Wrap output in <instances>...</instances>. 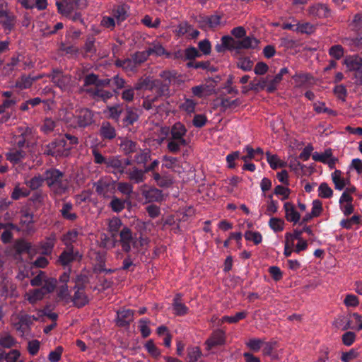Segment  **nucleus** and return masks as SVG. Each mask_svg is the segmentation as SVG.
<instances>
[{
	"mask_svg": "<svg viewBox=\"0 0 362 362\" xmlns=\"http://www.w3.org/2000/svg\"><path fill=\"white\" fill-rule=\"evenodd\" d=\"M45 183L49 189L50 195L59 198L66 194L69 190V183L63 172L55 168L45 171Z\"/></svg>",
	"mask_w": 362,
	"mask_h": 362,
	"instance_id": "obj_1",
	"label": "nucleus"
},
{
	"mask_svg": "<svg viewBox=\"0 0 362 362\" xmlns=\"http://www.w3.org/2000/svg\"><path fill=\"white\" fill-rule=\"evenodd\" d=\"M187 132L186 127L180 122H175L170 128L169 136L167 139V149L172 153H177L181 148L188 145L185 138Z\"/></svg>",
	"mask_w": 362,
	"mask_h": 362,
	"instance_id": "obj_2",
	"label": "nucleus"
},
{
	"mask_svg": "<svg viewBox=\"0 0 362 362\" xmlns=\"http://www.w3.org/2000/svg\"><path fill=\"white\" fill-rule=\"evenodd\" d=\"M93 112L88 108H79L76 110L75 114L66 115L65 122L73 128H86L93 122Z\"/></svg>",
	"mask_w": 362,
	"mask_h": 362,
	"instance_id": "obj_3",
	"label": "nucleus"
},
{
	"mask_svg": "<svg viewBox=\"0 0 362 362\" xmlns=\"http://www.w3.org/2000/svg\"><path fill=\"white\" fill-rule=\"evenodd\" d=\"M119 243L122 250L125 253H129L131 250L132 246L134 248H138L139 243L140 245H142L141 241L143 240L141 236L137 238V235L133 234L132 230L127 227L124 226L119 233Z\"/></svg>",
	"mask_w": 362,
	"mask_h": 362,
	"instance_id": "obj_4",
	"label": "nucleus"
},
{
	"mask_svg": "<svg viewBox=\"0 0 362 362\" xmlns=\"http://www.w3.org/2000/svg\"><path fill=\"white\" fill-rule=\"evenodd\" d=\"M69 151L70 145H68L65 138L59 137L45 146L44 154L57 158L68 156Z\"/></svg>",
	"mask_w": 362,
	"mask_h": 362,
	"instance_id": "obj_5",
	"label": "nucleus"
},
{
	"mask_svg": "<svg viewBox=\"0 0 362 362\" xmlns=\"http://www.w3.org/2000/svg\"><path fill=\"white\" fill-rule=\"evenodd\" d=\"M88 5V0H67L66 4L57 1L58 11L65 16L71 15L74 10H83Z\"/></svg>",
	"mask_w": 362,
	"mask_h": 362,
	"instance_id": "obj_6",
	"label": "nucleus"
},
{
	"mask_svg": "<svg viewBox=\"0 0 362 362\" xmlns=\"http://www.w3.org/2000/svg\"><path fill=\"white\" fill-rule=\"evenodd\" d=\"M16 16L5 8L4 4H0V25L7 33H10L16 26Z\"/></svg>",
	"mask_w": 362,
	"mask_h": 362,
	"instance_id": "obj_7",
	"label": "nucleus"
},
{
	"mask_svg": "<svg viewBox=\"0 0 362 362\" xmlns=\"http://www.w3.org/2000/svg\"><path fill=\"white\" fill-rule=\"evenodd\" d=\"M309 16L318 19L328 18L332 16V10L328 5L322 3H316L308 8Z\"/></svg>",
	"mask_w": 362,
	"mask_h": 362,
	"instance_id": "obj_8",
	"label": "nucleus"
},
{
	"mask_svg": "<svg viewBox=\"0 0 362 362\" xmlns=\"http://www.w3.org/2000/svg\"><path fill=\"white\" fill-rule=\"evenodd\" d=\"M48 77L50 81L60 89H65L69 85L71 77L68 74H64L59 69H53Z\"/></svg>",
	"mask_w": 362,
	"mask_h": 362,
	"instance_id": "obj_9",
	"label": "nucleus"
},
{
	"mask_svg": "<svg viewBox=\"0 0 362 362\" xmlns=\"http://www.w3.org/2000/svg\"><path fill=\"white\" fill-rule=\"evenodd\" d=\"M21 134L13 137L15 145L18 148L23 149L29 148L33 138L32 129L25 127L24 129H21Z\"/></svg>",
	"mask_w": 362,
	"mask_h": 362,
	"instance_id": "obj_10",
	"label": "nucleus"
},
{
	"mask_svg": "<svg viewBox=\"0 0 362 362\" xmlns=\"http://www.w3.org/2000/svg\"><path fill=\"white\" fill-rule=\"evenodd\" d=\"M123 163L119 156H109L105 165V171L114 174L117 177H120L123 175Z\"/></svg>",
	"mask_w": 362,
	"mask_h": 362,
	"instance_id": "obj_11",
	"label": "nucleus"
},
{
	"mask_svg": "<svg viewBox=\"0 0 362 362\" xmlns=\"http://www.w3.org/2000/svg\"><path fill=\"white\" fill-rule=\"evenodd\" d=\"M94 187L97 194L104 198H110L115 193V186L114 182L100 180L94 184Z\"/></svg>",
	"mask_w": 362,
	"mask_h": 362,
	"instance_id": "obj_12",
	"label": "nucleus"
},
{
	"mask_svg": "<svg viewBox=\"0 0 362 362\" xmlns=\"http://www.w3.org/2000/svg\"><path fill=\"white\" fill-rule=\"evenodd\" d=\"M78 258H81L78 250L74 248L66 247L59 256L58 262L60 264L65 267L76 261Z\"/></svg>",
	"mask_w": 362,
	"mask_h": 362,
	"instance_id": "obj_13",
	"label": "nucleus"
},
{
	"mask_svg": "<svg viewBox=\"0 0 362 362\" xmlns=\"http://www.w3.org/2000/svg\"><path fill=\"white\" fill-rule=\"evenodd\" d=\"M134 310L122 308L117 312V325L124 327L129 326L134 319Z\"/></svg>",
	"mask_w": 362,
	"mask_h": 362,
	"instance_id": "obj_14",
	"label": "nucleus"
},
{
	"mask_svg": "<svg viewBox=\"0 0 362 362\" xmlns=\"http://www.w3.org/2000/svg\"><path fill=\"white\" fill-rule=\"evenodd\" d=\"M172 308L176 316H185L189 313V308L182 302V295L177 293L173 299Z\"/></svg>",
	"mask_w": 362,
	"mask_h": 362,
	"instance_id": "obj_15",
	"label": "nucleus"
},
{
	"mask_svg": "<svg viewBox=\"0 0 362 362\" xmlns=\"http://www.w3.org/2000/svg\"><path fill=\"white\" fill-rule=\"evenodd\" d=\"M202 57L201 52L194 47L190 46L184 51H178L175 53V57L183 61L194 62L196 58Z\"/></svg>",
	"mask_w": 362,
	"mask_h": 362,
	"instance_id": "obj_16",
	"label": "nucleus"
},
{
	"mask_svg": "<svg viewBox=\"0 0 362 362\" xmlns=\"http://www.w3.org/2000/svg\"><path fill=\"white\" fill-rule=\"evenodd\" d=\"M225 333L221 329H217L211 334V337L206 341V349H211L216 346L225 344Z\"/></svg>",
	"mask_w": 362,
	"mask_h": 362,
	"instance_id": "obj_17",
	"label": "nucleus"
},
{
	"mask_svg": "<svg viewBox=\"0 0 362 362\" xmlns=\"http://www.w3.org/2000/svg\"><path fill=\"white\" fill-rule=\"evenodd\" d=\"M284 209L285 211V218L287 221L293 223L294 225L299 222L300 215L293 203L286 202L284 204Z\"/></svg>",
	"mask_w": 362,
	"mask_h": 362,
	"instance_id": "obj_18",
	"label": "nucleus"
},
{
	"mask_svg": "<svg viewBox=\"0 0 362 362\" xmlns=\"http://www.w3.org/2000/svg\"><path fill=\"white\" fill-rule=\"evenodd\" d=\"M344 64L349 71H356L362 67V57L358 54L349 55L344 59Z\"/></svg>",
	"mask_w": 362,
	"mask_h": 362,
	"instance_id": "obj_19",
	"label": "nucleus"
},
{
	"mask_svg": "<svg viewBox=\"0 0 362 362\" xmlns=\"http://www.w3.org/2000/svg\"><path fill=\"white\" fill-rule=\"evenodd\" d=\"M127 175L129 181L134 184H139L145 181L146 174L142 169H139L135 166L127 169V172L124 173Z\"/></svg>",
	"mask_w": 362,
	"mask_h": 362,
	"instance_id": "obj_20",
	"label": "nucleus"
},
{
	"mask_svg": "<svg viewBox=\"0 0 362 362\" xmlns=\"http://www.w3.org/2000/svg\"><path fill=\"white\" fill-rule=\"evenodd\" d=\"M99 134L103 140H112L117 135L115 128L109 122H102Z\"/></svg>",
	"mask_w": 362,
	"mask_h": 362,
	"instance_id": "obj_21",
	"label": "nucleus"
},
{
	"mask_svg": "<svg viewBox=\"0 0 362 362\" xmlns=\"http://www.w3.org/2000/svg\"><path fill=\"white\" fill-rule=\"evenodd\" d=\"M142 195L148 202H160L163 199V192L156 187L143 191Z\"/></svg>",
	"mask_w": 362,
	"mask_h": 362,
	"instance_id": "obj_22",
	"label": "nucleus"
},
{
	"mask_svg": "<svg viewBox=\"0 0 362 362\" xmlns=\"http://www.w3.org/2000/svg\"><path fill=\"white\" fill-rule=\"evenodd\" d=\"M56 240V234L52 233L47 238H46L45 241L41 242L40 245L41 254L43 255H51L55 245Z\"/></svg>",
	"mask_w": 362,
	"mask_h": 362,
	"instance_id": "obj_23",
	"label": "nucleus"
},
{
	"mask_svg": "<svg viewBox=\"0 0 362 362\" xmlns=\"http://www.w3.org/2000/svg\"><path fill=\"white\" fill-rule=\"evenodd\" d=\"M259 40L253 36H245L242 40L236 41L235 50L242 49H255L259 44Z\"/></svg>",
	"mask_w": 362,
	"mask_h": 362,
	"instance_id": "obj_24",
	"label": "nucleus"
},
{
	"mask_svg": "<svg viewBox=\"0 0 362 362\" xmlns=\"http://www.w3.org/2000/svg\"><path fill=\"white\" fill-rule=\"evenodd\" d=\"M23 362L21 359V352L17 349H12L8 352L0 349V362Z\"/></svg>",
	"mask_w": 362,
	"mask_h": 362,
	"instance_id": "obj_25",
	"label": "nucleus"
},
{
	"mask_svg": "<svg viewBox=\"0 0 362 362\" xmlns=\"http://www.w3.org/2000/svg\"><path fill=\"white\" fill-rule=\"evenodd\" d=\"M6 159L13 164L18 163L26 156V152L21 148H13L6 154Z\"/></svg>",
	"mask_w": 362,
	"mask_h": 362,
	"instance_id": "obj_26",
	"label": "nucleus"
},
{
	"mask_svg": "<svg viewBox=\"0 0 362 362\" xmlns=\"http://www.w3.org/2000/svg\"><path fill=\"white\" fill-rule=\"evenodd\" d=\"M128 6L126 4L117 5L112 9V16L116 19L118 23L126 20L128 16Z\"/></svg>",
	"mask_w": 362,
	"mask_h": 362,
	"instance_id": "obj_27",
	"label": "nucleus"
},
{
	"mask_svg": "<svg viewBox=\"0 0 362 362\" xmlns=\"http://www.w3.org/2000/svg\"><path fill=\"white\" fill-rule=\"evenodd\" d=\"M78 236L77 230H68L62 237V241L66 247L74 248L73 244L76 242Z\"/></svg>",
	"mask_w": 362,
	"mask_h": 362,
	"instance_id": "obj_28",
	"label": "nucleus"
},
{
	"mask_svg": "<svg viewBox=\"0 0 362 362\" xmlns=\"http://www.w3.org/2000/svg\"><path fill=\"white\" fill-rule=\"evenodd\" d=\"M343 173L340 170H335L332 174V180L337 190L341 191L346 187L345 178L342 177Z\"/></svg>",
	"mask_w": 362,
	"mask_h": 362,
	"instance_id": "obj_29",
	"label": "nucleus"
},
{
	"mask_svg": "<svg viewBox=\"0 0 362 362\" xmlns=\"http://www.w3.org/2000/svg\"><path fill=\"white\" fill-rule=\"evenodd\" d=\"M72 301L74 305L77 308H82L88 303V298L86 294L84 293V290L76 289Z\"/></svg>",
	"mask_w": 362,
	"mask_h": 362,
	"instance_id": "obj_30",
	"label": "nucleus"
},
{
	"mask_svg": "<svg viewBox=\"0 0 362 362\" xmlns=\"http://www.w3.org/2000/svg\"><path fill=\"white\" fill-rule=\"evenodd\" d=\"M115 65L117 67L122 68L126 71L134 72L137 70L135 62L131 58L124 59H117L115 60Z\"/></svg>",
	"mask_w": 362,
	"mask_h": 362,
	"instance_id": "obj_31",
	"label": "nucleus"
},
{
	"mask_svg": "<svg viewBox=\"0 0 362 362\" xmlns=\"http://www.w3.org/2000/svg\"><path fill=\"white\" fill-rule=\"evenodd\" d=\"M73 207L74 206L71 202H66L62 204V207L60 209V213L64 219L71 221L77 219V214L76 213L71 212V211L73 209Z\"/></svg>",
	"mask_w": 362,
	"mask_h": 362,
	"instance_id": "obj_32",
	"label": "nucleus"
},
{
	"mask_svg": "<svg viewBox=\"0 0 362 362\" xmlns=\"http://www.w3.org/2000/svg\"><path fill=\"white\" fill-rule=\"evenodd\" d=\"M13 248L17 255H21L24 252L30 253L31 248V244L24 239H18L16 240Z\"/></svg>",
	"mask_w": 362,
	"mask_h": 362,
	"instance_id": "obj_33",
	"label": "nucleus"
},
{
	"mask_svg": "<svg viewBox=\"0 0 362 362\" xmlns=\"http://www.w3.org/2000/svg\"><path fill=\"white\" fill-rule=\"evenodd\" d=\"M45 173L42 175H37L32 177L30 180L25 181V185L32 190H36L42 186L45 182Z\"/></svg>",
	"mask_w": 362,
	"mask_h": 362,
	"instance_id": "obj_34",
	"label": "nucleus"
},
{
	"mask_svg": "<svg viewBox=\"0 0 362 362\" xmlns=\"http://www.w3.org/2000/svg\"><path fill=\"white\" fill-rule=\"evenodd\" d=\"M120 146L124 153L127 156L136 152L139 148L137 143L129 139L122 141Z\"/></svg>",
	"mask_w": 362,
	"mask_h": 362,
	"instance_id": "obj_35",
	"label": "nucleus"
},
{
	"mask_svg": "<svg viewBox=\"0 0 362 362\" xmlns=\"http://www.w3.org/2000/svg\"><path fill=\"white\" fill-rule=\"evenodd\" d=\"M38 78L31 77L30 76L23 75L16 81V87L20 89H27L31 87L33 83Z\"/></svg>",
	"mask_w": 362,
	"mask_h": 362,
	"instance_id": "obj_36",
	"label": "nucleus"
},
{
	"mask_svg": "<svg viewBox=\"0 0 362 362\" xmlns=\"http://www.w3.org/2000/svg\"><path fill=\"white\" fill-rule=\"evenodd\" d=\"M162 168L173 170L175 171V168L180 167L177 158L165 155L162 157Z\"/></svg>",
	"mask_w": 362,
	"mask_h": 362,
	"instance_id": "obj_37",
	"label": "nucleus"
},
{
	"mask_svg": "<svg viewBox=\"0 0 362 362\" xmlns=\"http://www.w3.org/2000/svg\"><path fill=\"white\" fill-rule=\"evenodd\" d=\"M139 119V115L136 111L129 106H126V115L123 119L124 124L127 126L132 125Z\"/></svg>",
	"mask_w": 362,
	"mask_h": 362,
	"instance_id": "obj_38",
	"label": "nucleus"
},
{
	"mask_svg": "<svg viewBox=\"0 0 362 362\" xmlns=\"http://www.w3.org/2000/svg\"><path fill=\"white\" fill-rule=\"evenodd\" d=\"M268 85V76L266 78H255L253 81H251L248 85V89L259 91L260 90H267Z\"/></svg>",
	"mask_w": 362,
	"mask_h": 362,
	"instance_id": "obj_39",
	"label": "nucleus"
},
{
	"mask_svg": "<svg viewBox=\"0 0 362 362\" xmlns=\"http://www.w3.org/2000/svg\"><path fill=\"white\" fill-rule=\"evenodd\" d=\"M154 87L159 96H167L170 94L169 83L156 80L154 83Z\"/></svg>",
	"mask_w": 362,
	"mask_h": 362,
	"instance_id": "obj_40",
	"label": "nucleus"
},
{
	"mask_svg": "<svg viewBox=\"0 0 362 362\" xmlns=\"http://www.w3.org/2000/svg\"><path fill=\"white\" fill-rule=\"evenodd\" d=\"M95 39L93 36H89L87 37L85 44L83 45V50L85 55H93L95 54L97 52L96 47L95 45Z\"/></svg>",
	"mask_w": 362,
	"mask_h": 362,
	"instance_id": "obj_41",
	"label": "nucleus"
},
{
	"mask_svg": "<svg viewBox=\"0 0 362 362\" xmlns=\"http://www.w3.org/2000/svg\"><path fill=\"white\" fill-rule=\"evenodd\" d=\"M146 52L148 57L151 55L162 56L165 54L168 55L165 48L159 43H153L148 47Z\"/></svg>",
	"mask_w": 362,
	"mask_h": 362,
	"instance_id": "obj_42",
	"label": "nucleus"
},
{
	"mask_svg": "<svg viewBox=\"0 0 362 362\" xmlns=\"http://www.w3.org/2000/svg\"><path fill=\"white\" fill-rule=\"evenodd\" d=\"M72 280L75 283L74 288L78 290H84L89 281L88 276L82 274L76 275Z\"/></svg>",
	"mask_w": 362,
	"mask_h": 362,
	"instance_id": "obj_43",
	"label": "nucleus"
},
{
	"mask_svg": "<svg viewBox=\"0 0 362 362\" xmlns=\"http://www.w3.org/2000/svg\"><path fill=\"white\" fill-rule=\"evenodd\" d=\"M187 68H194L195 69H202L208 71H214L211 69V63L209 61L205 62H188L186 64Z\"/></svg>",
	"mask_w": 362,
	"mask_h": 362,
	"instance_id": "obj_44",
	"label": "nucleus"
},
{
	"mask_svg": "<svg viewBox=\"0 0 362 362\" xmlns=\"http://www.w3.org/2000/svg\"><path fill=\"white\" fill-rule=\"evenodd\" d=\"M318 196L322 199H329L333 196V190L327 182H322L318 187Z\"/></svg>",
	"mask_w": 362,
	"mask_h": 362,
	"instance_id": "obj_45",
	"label": "nucleus"
},
{
	"mask_svg": "<svg viewBox=\"0 0 362 362\" xmlns=\"http://www.w3.org/2000/svg\"><path fill=\"white\" fill-rule=\"evenodd\" d=\"M125 204L126 200L119 199L117 197H113L110 203V206L112 211L119 213L125 208Z\"/></svg>",
	"mask_w": 362,
	"mask_h": 362,
	"instance_id": "obj_46",
	"label": "nucleus"
},
{
	"mask_svg": "<svg viewBox=\"0 0 362 362\" xmlns=\"http://www.w3.org/2000/svg\"><path fill=\"white\" fill-rule=\"evenodd\" d=\"M202 355V351L198 346L188 348L187 362H197L201 358Z\"/></svg>",
	"mask_w": 362,
	"mask_h": 362,
	"instance_id": "obj_47",
	"label": "nucleus"
},
{
	"mask_svg": "<svg viewBox=\"0 0 362 362\" xmlns=\"http://www.w3.org/2000/svg\"><path fill=\"white\" fill-rule=\"evenodd\" d=\"M151 160V152L148 149L140 151L134 156V160L137 164H146Z\"/></svg>",
	"mask_w": 362,
	"mask_h": 362,
	"instance_id": "obj_48",
	"label": "nucleus"
},
{
	"mask_svg": "<svg viewBox=\"0 0 362 362\" xmlns=\"http://www.w3.org/2000/svg\"><path fill=\"white\" fill-rule=\"evenodd\" d=\"M122 225V221L119 218L115 217L110 221L108 228L112 237H115L120 231Z\"/></svg>",
	"mask_w": 362,
	"mask_h": 362,
	"instance_id": "obj_49",
	"label": "nucleus"
},
{
	"mask_svg": "<svg viewBox=\"0 0 362 362\" xmlns=\"http://www.w3.org/2000/svg\"><path fill=\"white\" fill-rule=\"evenodd\" d=\"M244 236L246 240L252 241L255 245H259L262 241V236L258 231L247 230Z\"/></svg>",
	"mask_w": 362,
	"mask_h": 362,
	"instance_id": "obj_50",
	"label": "nucleus"
},
{
	"mask_svg": "<svg viewBox=\"0 0 362 362\" xmlns=\"http://www.w3.org/2000/svg\"><path fill=\"white\" fill-rule=\"evenodd\" d=\"M46 294L41 288H37L31 291L27 298L30 303L34 304L37 301L42 300Z\"/></svg>",
	"mask_w": 362,
	"mask_h": 362,
	"instance_id": "obj_51",
	"label": "nucleus"
},
{
	"mask_svg": "<svg viewBox=\"0 0 362 362\" xmlns=\"http://www.w3.org/2000/svg\"><path fill=\"white\" fill-rule=\"evenodd\" d=\"M269 226L274 232H280L284 228V221L279 218L272 217L269 221Z\"/></svg>",
	"mask_w": 362,
	"mask_h": 362,
	"instance_id": "obj_52",
	"label": "nucleus"
},
{
	"mask_svg": "<svg viewBox=\"0 0 362 362\" xmlns=\"http://www.w3.org/2000/svg\"><path fill=\"white\" fill-rule=\"evenodd\" d=\"M144 347L148 353L154 358H158L160 356V351L156 346L152 339L148 340L144 344Z\"/></svg>",
	"mask_w": 362,
	"mask_h": 362,
	"instance_id": "obj_53",
	"label": "nucleus"
},
{
	"mask_svg": "<svg viewBox=\"0 0 362 362\" xmlns=\"http://www.w3.org/2000/svg\"><path fill=\"white\" fill-rule=\"evenodd\" d=\"M344 54V49L340 45H335L329 49V54L335 60L340 59Z\"/></svg>",
	"mask_w": 362,
	"mask_h": 362,
	"instance_id": "obj_54",
	"label": "nucleus"
},
{
	"mask_svg": "<svg viewBox=\"0 0 362 362\" xmlns=\"http://www.w3.org/2000/svg\"><path fill=\"white\" fill-rule=\"evenodd\" d=\"M361 218L358 215H354L350 218L342 219L340 221V226L346 229H351L353 225L359 224Z\"/></svg>",
	"mask_w": 362,
	"mask_h": 362,
	"instance_id": "obj_55",
	"label": "nucleus"
},
{
	"mask_svg": "<svg viewBox=\"0 0 362 362\" xmlns=\"http://www.w3.org/2000/svg\"><path fill=\"white\" fill-rule=\"evenodd\" d=\"M344 42L353 51H355L362 47V36L347 37L344 40Z\"/></svg>",
	"mask_w": 362,
	"mask_h": 362,
	"instance_id": "obj_56",
	"label": "nucleus"
},
{
	"mask_svg": "<svg viewBox=\"0 0 362 362\" xmlns=\"http://www.w3.org/2000/svg\"><path fill=\"white\" fill-rule=\"evenodd\" d=\"M148 58V53L146 50L143 52H136L134 54L132 55V59L135 62V66L136 68L142 63L146 62Z\"/></svg>",
	"mask_w": 362,
	"mask_h": 362,
	"instance_id": "obj_57",
	"label": "nucleus"
},
{
	"mask_svg": "<svg viewBox=\"0 0 362 362\" xmlns=\"http://www.w3.org/2000/svg\"><path fill=\"white\" fill-rule=\"evenodd\" d=\"M30 194L28 190L24 188H21L18 185H16L12 193H11V199L13 200H18L22 197H27Z\"/></svg>",
	"mask_w": 362,
	"mask_h": 362,
	"instance_id": "obj_58",
	"label": "nucleus"
},
{
	"mask_svg": "<svg viewBox=\"0 0 362 362\" xmlns=\"http://www.w3.org/2000/svg\"><path fill=\"white\" fill-rule=\"evenodd\" d=\"M16 343V340L10 334H6L0 337V346L1 347L10 349L15 346Z\"/></svg>",
	"mask_w": 362,
	"mask_h": 362,
	"instance_id": "obj_59",
	"label": "nucleus"
},
{
	"mask_svg": "<svg viewBox=\"0 0 362 362\" xmlns=\"http://www.w3.org/2000/svg\"><path fill=\"white\" fill-rule=\"evenodd\" d=\"M44 285L41 287L45 294L54 291L57 286V280L54 278H48L45 280Z\"/></svg>",
	"mask_w": 362,
	"mask_h": 362,
	"instance_id": "obj_60",
	"label": "nucleus"
},
{
	"mask_svg": "<svg viewBox=\"0 0 362 362\" xmlns=\"http://www.w3.org/2000/svg\"><path fill=\"white\" fill-rule=\"evenodd\" d=\"M117 190L129 197L133 192V186L129 182H120L117 184Z\"/></svg>",
	"mask_w": 362,
	"mask_h": 362,
	"instance_id": "obj_61",
	"label": "nucleus"
},
{
	"mask_svg": "<svg viewBox=\"0 0 362 362\" xmlns=\"http://www.w3.org/2000/svg\"><path fill=\"white\" fill-rule=\"evenodd\" d=\"M315 30V26L310 23H298L296 28V31L300 33L311 34Z\"/></svg>",
	"mask_w": 362,
	"mask_h": 362,
	"instance_id": "obj_62",
	"label": "nucleus"
},
{
	"mask_svg": "<svg viewBox=\"0 0 362 362\" xmlns=\"http://www.w3.org/2000/svg\"><path fill=\"white\" fill-rule=\"evenodd\" d=\"M264 344V341L257 339V338H252L249 339L247 342H246V346L252 351L257 352L260 350L262 346Z\"/></svg>",
	"mask_w": 362,
	"mask_h": 362,
	"instance_id": "obj_63",
	"label": "nucleus"
},
{
	"mask_svg": "<svg viewBox=\"0 0 362 362\" xmlns=\"http://www.w3.org/2000/svg\"><path fill=\"white\" fill-rule=\"evenodd\" d=\"M351 29L354 31H360L362 30V13H356L350 23Z\"/></svg>",
	"mask_w": 362,
	"mask_h": 362,
	"instance_id": "obj_64",
	"label": "nucleus"
}]
</instances>
